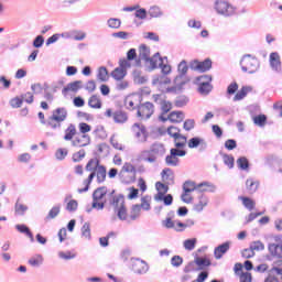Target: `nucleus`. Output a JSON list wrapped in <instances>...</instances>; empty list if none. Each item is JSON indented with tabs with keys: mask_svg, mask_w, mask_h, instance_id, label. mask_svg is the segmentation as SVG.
<instances>
[{
	"mask_svg": "<svg viewBox=\"0 0 282 282\" xmlns=\"http://www.w3.org/2000/svg\"><path fill=\"white\" fill-rule=\"evenodd\" d=\"M67 155H69V150H67V148H59L55 152V158L56 160H59V161L65 160Z\"/></svg>",
	"mask_w": 282,
	"mask_h": 282,
	"instance_id": "8fccbe9b",
	"label": "nucleus"
},
{
	"mask_svg": "<svg viewBox=\"0 0 282 282\" xmlns=\"http://www.w3.org/2000/svg\"><path fill=\"white\" fill-rule=\"evenodd\" d=\"M85 170L88 171V173L90 174L87 176L86 180H84V188H79L78 193H87L95 177L98 184H102L107 180V166L102 165L100 159L98 158L90 159L86 163Z\"/></svg>",
	"mask_w": 282,
	"mask_h": 282,
	"instance_id": "f257e3e1",
	"label": "nucleus"
},
{
	"mask_svg": "<svg viewBox=\"0 0 282 282\" xmlns=\"http://www.w3.org/2000/svg\"><path fill=\"white\" fill-rule=\"evenodd\" d=\"M107 204V187H99L93 193V208L102 210Z\"/></svg>",
	"mask_w": 282,
	"mask_h": 282,
	"instance_id": "39448f33",
	"label": "nucleus"
},
{
	"mask_svg": "<svg viewBox=\"0 0 282 282\" xmlns=\"http://www.w3.org/2000/svg\"><path fill=\"white\" fill-rule=\"evenodd\" d=\"M110 144L111 147H113L117 151H124V144H122V142H120L118 139L116 138H111L110 139Z\"/></svg>",
	"mask_w": 282,
	"mask_h": 282,
	"instance_id": "69168bd1",
	"label": "nucleus"
},
{
	"mask_svg": "<svg viewBox=\"0 0 282 282\" xmlns=\"http://www.w3.org/2000/svg\"><path fill=\"white\" fill-rule=\"evenodd\" d=\"M238 199L240 202H242V206H245V208H247V210H254L256 206H257V202H254V199L248 197V196H239Z\"/></svg>",
	"mask_w": 282,
	"mask_h": 282,
	"instance_id": "72a5a7b5",
	"label": "nucleus"
},
{
	"mask_svg": "<svg viewBox=\"0 0 282 282\" xmlns=\"http://www.w3.org/2000/svg\"><path fill=\"white\" fill-rule=\"evenodd\" d=\"M127 173H133V175H135V165H133L129 162H126L123 164V166L121 167L120 176L124 177V175H127Z\"/></svg>",
	"mask_w": 282,
	"mask_h": 282,
	"instance_id": "ea45409f",
	"label": "nucleus"
},
{
	"mask_svg": "<svg viewBox=\"0 0 282 282\" xmlns=\"http://www.w3.org/2000/svg\"><path fill=\"white\" fill-rule=\"evenodd\" d=\"M213 82V76L210 75H202L195 78V84L198 85L199 94H204L205 96L213 91V86L210 83Z\"/></svg>",
	"mask_w": 282,
	"mask_h": 282,
	"instance_id": "0eeeda50",
	"label": "nucleus"
},
{
	"mask_svg": "<svg viewBox=\"0 0 282 282\" xmlns=\"http://www.w3.org/2000/svg\"><path fill=\"white\" fill-rule=\"evenodd\" d=\"M124 105L127 109H129L130 111H133L134 109H137V107H140V96L133 94L126 97Z\"/></svg>",
	"mask_w": 282,
	"mask_h": 282,
	"instance_id": "aec40b11",
	"label": "nucleus"
},
{
	"mask_svg": "<svg viewBox=\"0 0 282 282\" xmlns=\"http://www.w3.org/2000/svg\"><path fill=\"white\" fill-rule=\"evenodd\" d=\"M269 63L273 72H281L282 65H281V55H279L278 52H273L269 56Z\"/></svg>",
	"mask_w": 282,
	"mask_h": 282,
	"instance_id": "6ab92c4d",
	"label": "nucleus"
},
{
	"mask_svg": "<svg viewBox=\"0 0 282 282\" xmlns=\"http://www.w3.org/2000/svg\"><path fill=\"white\" fill-rule=\"evenodd\" d=\"M215 10L218 14H221L223 17H232V14L235 13V7L224 0L216 1Z\"/></svg>",
	"mask_w": 282,
	"mask_h": 282,
	"instance_id": "9b49d317",
	"label": "nucleus"
},
{
	"mask_svg": "<svg viewBox=\"0 0 282 282\" xmlns=\"http://www.w3.org/2000/svg\"><path fill=\"white\" fill-rule=\"evenodd\" d=\"M185 250H195V246H197V238L187 239L183 243Z\"/></svg>",
	"mask_w": 282,
	"mask_h": 282,
	"instance_id": "6e6d98bb",
	"label": "nucleus"
},
{
	"mask_svg": "<svg viewBox=\"0 0 282 282\" xmlns=\"http://www.w3.org/2000/svg\"><path fill=\"white\" fill-rule=\"evenodd\" d=\"M271 272H274L275 274H278V276H281L282 280V260L274 262Z\"/></svg>",
	"mask_w": 282,
	"mask_h": 282,
	"instance_id": "0e129e2a",
	"label": "nucleus"
},
{
	"mask_svg": "<svg viewBox=\"0 0 282 282\" xmlns=\"http://www.w3.org/2000/svg\"><path fill=\"white\" fill-rule=\"evenodd\" d=\"M160 68L163 75L154 77L152 85L158 87V89L163 94H177L178 91H182V84H175L174 86L166 87V85H171V78L166 77L171 73V65L162 62Z\"/></svg>",
	"mask_w": 282,
	"mask_h": 282,
	"instance_id": "f03ea898",
	"label": "nucleus"
},
{
	"mask_svg": "<svg viewBox=\"0 0 282 282\" xmlns=\"http://www.w3.org/2000/svg\"><path fill=\"white\" fill-rule=\"evenodd\" d=\"M82 85H83V82L80 80H76L67 84L66 87L62 89L63 96H68L69 91H73L74 94H76V91L80 89Z\"/></svg>",
	"mask_w": 282,
	"mask_h": 282,
	"instance_id": "b1692460",
	"label": "nucleus"
},
{
	"mask_svg": "<svg viewBox=\"0 0 282 282\" xmlns=\"http://www.w3.org/2000/svg\"><path fill=\"white\" fill-rule=\"evenodd\" d=\"M199 145H206V141L199 137H194L187 142V147L189 149H197Z\"/></svg>",
	"mask_w": 282,
	"mask_h": 282,
	"instance_id": "4c0bfd02",
	"label": "nucleus"
},
{
	"mask_svg": "<svg viewBox=\"0 0 282 282\" xmlns=\"http://www.w3.org/2000/svg\"><path fill=\"white\" fill-rule=\"evenodd\" d=\"M151 56V48L147 46V44H141L139 47V57L142 58V61H148Z\"/></svg>",
	"mask_w": 282,
	"mask_h": 282,
	"instance_id": "e433bc0d",
	"label": "nucleus"
},
{
	"mask_svg": "<svg viewBox=\"0 0 282 282\" xmlns=\"http://www.w3.org/2000/svg\"><path fill=\"white\" fill-rule=\"evenodd\" d=\"M82 235L85 239H91V227L89 223H85L82 227Z\"/></svg>",
	"mask_w": 282,
	"mask_h": 282,
	"instance_id": "13d9d810",
	"label": "nucleus"
},
{
	"mask_svg": "<svg viewBox=\"0 0 282 282\" xmlns=\"http://www.w3.org/2000/svg\"><path fill=\"white\" fill-rule=\"evenodd\" d=\"M250 91H252V87L250 86H242L241 89H239L235 97H234V101L235 102H239V100H243V98H246V96H248V94H250Z\"/></svg>",
	"mask_w": 282,
	"mask_h": 282,
	"instance_id": "2f4dec72",
	"label": "nucleus"
},
{
	"mask_svg": "<svg viewBox=\"0 0 282 282\" xmlns=\"http://www.w3.org/2000/svg\"><path fill=\"white\" fill-rule=\"evenodd\" d=\"M252 121L256 127H264L268 124V117L265 115H258L252 118Z\"/></svg>",
	"mask_w": 282,
	"mask_h": 282,
	"instance_id": "c03bdc74",
	"label": "nucleus"
},
{
	"mask_svg": "<svg viewBox=\"0 0 282 282\" xmlns=\"http://www.w3.org/2000/svg\"><path fill=\"white\" fill-rule=\"evenodd\" d=\"M194 263H196L198 270H204L205 268H210V265L213 264L210 259H208L206 257H196L194 259Z\"/></svg>",
	"mask_w": 282,
	"mask_h": 282,
	"instance_id": "473e14b6",
	"label": "nucleus"
},
{
	"mask_svg": "<svg viewBox=\"0 0 282 282\" xmlns=\"http://www.w3.org/2000/svg\"><path fill=\"white\" fill-rule=\"evenodd\" d=\"M164 58L166 61V57H162L160 53H155L152 57L145 61L148 63L150 69H158V67H161L162 63H164Z\"/></svg>",
	"mask_w": 282,
	"mask_h": 282,
	"instance_id": "412c9836",
	"label": "nucleus"
},
{
	"mask_svg": "<svg viewBox=\"0 0 282 282\" xmlns=\"http://www.w3.org/2000/svg\"><path fill=\"white\" fill-rule=\"evenodd\" d=\"M260 183L256 178H248L246 181V189L250 195H254L256 191H259Z\"/></svg>",
	"mask_w": 282,
	"mask_h": 282,
	"instance_id": "c756f323",
	"label": "nucleus"
},
{
	"mask_svg": "<svg viewBox=\"0 0 282 282\" xmlns=\"http://www.w3.org/2000/svg\"><path fill=\"white\" fill-rule=\"evenodd\" d=\"M120 25H122V22L120 21V19L110 18L108 20V28H111L112 30H118Z\"/></svg>",
	"mask_w": 282,
	"mask_h": 282,
	"instance_id": "e2e57ef3",
	"label": "nucleus"
},
{
	"mask_svg": "<svg viewBox=\"0 0 282 282\" xmlns=\"http://www.w3.org/2000/svg\"><path fill=\"white\" fill-rule=\"evenodd\" d=\"M186 155L185 150L171 149L170 155L165 158L166 166H180V158Z\"/></svg>",
	"mask_w": 282,
	"mask_h": 282,
	"instance_id": "9d476101",
	"label": "nucleus"
},
{
	"mask_svg": "<svg viewBox=\"0 0 282 282\" xmlns=\"http://www.w3.org/2000/svg\"><path fill=\"white\" fill-rule=\"evenodd\" d=\"M58 215H61V206L59 205L54 206V207L51 208V210L48 212L45 220L50 221L52 219H56V217H58Z\"/></svg>",
	"mask_w": 282,
	"mask_h": 282,
	"instance_id": "49530a36",
	"label": "nucleus"
},
{
	"mask_svg": "<svg viewBox=\"0 0 282 282\" xmlns=\"http://www.w3.org/2000/svg\"><path fill=\"white\" fill-rule=\"evenodd\" d=\"M138 160L139 162H149L150 164H153V162H156L158 156L153 155L151 150H143L140 152Z\"/></svg>",
	"mask_w": 282,
	"mask_h": 282,
	"instance_id": "5701e85b",
	"label": "nucleus"
},
{
	"mask_svg": "<svg viewBox=\"0 0 282 282\" xmlns=\"http://www.w3.org/2000/svg\"><path fill=\"white\" fill-rule=\"evenodd\" d=\"M240 67L247 74H254L259 69V61L250 55H246L240 61Z\"/></svg>",
	"mask_w": 282,
	"mask_h": 282,
	"instance_id": "6e6552de",
	"label": "nucleus"
},
{
	"mask_svg": "<svg viewBox=\"0 0 282 282\" xmlns=\"http://www.w3.org/2000/svg\"><path fill=\"white\" fill-rule=\"evenodd\" d=\"M97 78L101 83H107V80H109V72L107 70V67H100L98 69Z\"/></svg>",
	"mask_w": 282,
	"mask_h": 282,
	"instance_id": "de8ad7c7",
	"label": "nucleus"
},
{
	"mask_svg": "<svg viewBox=\"0 0 282 282\" xmlns=\"http://www.w3.org/2000/svg\"><path fill=\"white\" fill-rule=\"evenodd\" d=\"M87 156V152L85 150H79L77 152H74L72 154V162L74 164H78V162H83V160H85V158Z\"/></svg>",
	"mask_w": 282,
	"mask_h": 282,
	"instance_id": "58836bf2",
	"label": "nucleus"
},
{
	"mask_svg": "<svg viewBox=\"0 0 282 282\" xmlns=\"http://www.w3.org/2000/svg\"><path fill=\"white\" fill-rule=\"evenodd\" d=\"M20 98H22V102H26L28 105L34 102V94L32 93L22 94Z\"/></svg>",
	"mask_w": 282,
	"mask_h": 282,
	"instance_id": "338daca9",
	"label": "nucleus"
},
{
	"mask_svg": "<svg viewBox=\"0 0 282 282\" xmlns=\"http://www.w3.org/2000/svg\"><path fill=\"white\" fill-rule=\"evenodd\" d=\"M131 132L134 140L141 144L149 140V130H147V127L142 123H134L131 127Z\"/></svg>",
	"mask_w": 282,
	"mask_h": 282,
	"instance_id": "423d86ee",
	"label": "nucleus"
},
{
	"mask_svg": "<svg viewBox=\"0 0 282 282\" xmlns=\"http://www.w3.org/2000/svg\"><path fill=\"white\" fill-rule=\"evenodd\" d=\"M191 67L194 72H199L200 74H204L205 72H209V69H213V61L210 58H206L205 61H193L191 64Z\"/></svg>",
	"mask_w": 282,
	"mask_h": 282,
	"instance_id": "4468645a",
	"label": "nucleus"
},
{
	"mask_svg": "<svg viewBox=\"0 0 282 282\" xmlns=\"http://www.w3.org/2000/svg\"><path fill=\"white\" fill-rule=\"evenodd\" d=\"M150 151L154 158H158V155H164V153H166V148H164V144L154 143L152 144Z\"/></svg>",
	"mask_w": 282,
	"mask_h": 282,
	"instance_id": "c9c22d12",
	"label": "nucleus"
},
{
	"mask_svg": "<svg viewBox=\"0 0 282 282\" xmlns=\"http://www.w3.org/2000/svg\"><path fill=\"white\" fill-rule=\"evenodd\" d=\"M250 248L252 249L253 252H261V250H265V245H263L261 240H258L251 242Z\"/></svg>",
	"mask_w": 282,
	"mask_h": 282,
	"instance_id": "bf43d9fd",
	"label": "nucleus"
},
{
	"mask_svg": "<svg viewBox=\"0 0 282 282\" xmlns=\"http://www.w3.org/2000/svg\"><path fill=\"white\" fill-rule=\"evenodd\" d=\"M111 206L121 221L129 219V214L127 212V204L124 203L123 196H115L111 202Z\"/></svg>",
	"mask_w": 282,
	"mask_h": 282,
	"instance_id": "20e7f679",
	"label": "nucleus"
},
{
	"mask_svg": "<svg viewBox=\"0 0 282 282\" xmlns=\"http://www.w3.org/2000/svg\"><path fill=\"white\" fill-rule=\"evenodd\" d=\"M10 107H12V109H19L22 107L23 105V98L21 97H14L9 101Z\"/></svg>",
	"mask_w": 282,
	"mask_h": 282,
	"instance_id": "4d7b16f0",
	"label": "nucleus"
},
{
	"mask_svg": "<svg viewBox=\"0 0 282 282\" xmlns=\"http://www.w3.org/2000/svg\"><path fill=\"white\" fill-rule=\"evenodd\" d=\"M269 253L275 259H282V245L269 243L268 246Z\"/></svg>",
	"mask_w": 282,
	"mask_h": 282,
	"instance_id": "a878e982",
	"label": "nucleus"
},
{
	"mask_svg": "<svg viewBox=\"0 0 282 282\" xmlns=\"http://www.w3.org/2000/svg\"><path fill=\"white\" fill-rule=\"evenodd\" d=\"M139 206L143 210H151V196L141 197V204Z\"/></svg>",
	"mask_w": 282,
	"mask_h": 282,
	"instance_id": "3c124183",
	"label": "nucleus"
},
{
	"mask_svg": "<svg viewBox=\"0 0 282 282\" xmlns=\"http://www.w3.org/2000/svg\"><path fill=\"white\" fill-rule=\"evenodd\" d=\"M111 76L115 80H122L127 76V69L117 67L111 72Z\"/></svg>",
	"mask_w": 282,
	"mask_h": 282,
	"instance_id": "37998d69",
	"label": "nucleus"
},
{
	"mask_svg": "<svg viewBox=\"0 0 282 282\" xmlns=\"http://www.w3.org/2000/svg\"><path fill=\"white\" fill-rule=\"evenodd\" d=\"M230 250V245L228 242H225L220 246H218L215 250H214V257L215 259H221L226 251Z\"/></svg>",
	"mask_w": 282,
	"mask_h": 282,
	"instance_id": "f704fd0d",
	"label": "nucleus"
},
{
	"mask_svg": "<svg viewBox=\"0 0 282 282\" xmlns=\"http://www.w3.org/2000/svg\"><path fill=\"white\" fill-rule=\"evenodd\" d=\"M234 272L236 276H239L240 282H252V273L246 271L243 272V264L236 263L234 267Z\"/></svg>",
	"mask_w": 282,
	"mask_h": 282,
	"instance_id": "2eb2a0df",
	"label": "nucleus"
},
{
	"mask_svg": "<svg viewBox=\"0 0 282 282\" xmlns=\"http://www.w3.org/2000/svg\"><path fill=\"white\" fill-rule=\"evenodd\" d=\"M79 134L87 135L91 131V126L87 122H80L78 124Z\"/></svg>",
	"mask_w": 282,
	"mask_h": 282,
	"instance_id": "864d4df0",
	"label": "nucleus"
},
{
	"mask_svg": "<svg viewBox=\"0 0 282 282\" xmlns=\"http://www.w3.org/2000/svg\"><path fill=\"white\" fill-rule=\"evenodd\" d=\"M175 107L182 108V107H186V105H188V97L186 96H180L176 98V100L174 101Z\"/></svg>",
	"mask_w": 282,
	"mask_h": 282,
	"instance_id": "052dcab7",
	"label": "nucleus"
},
{
	"mask_svg": "<svg viewBox=\"0 0 282 282\" xmlns=\"http://www.w3.org/2000/svg\"><path fill=\"white\" fill-rule=\"evenodd\" d=\"M161 182L164 184H175V172L171 167H164L161 171Z\"/></svg>",
	"mask_w": 282,
	"mask_h": 282,
	"instance_id": "a211bd4d",
	"label": "nucleus"
},
{
	"mask_svg": "<svg viewBox=\"0 0 282 282\" xmlns=\"http://www.w3.org/2000/svg\"><path fill=\"white\" fill-rule=\"evenodd\" d=\"M197 188H198V184H195V182L193 181H186L183 184V191L185 193H193L194 191H197Z\"/></svg>",
	"mask_w": 282,
	"mask_h": 282,
	"instance_id": "09e8293b",
	"label": "nucleus"
},
{
	"mask_svg": "<svg viewBox=\"0 0 282 282\" xmlns=\"http://www.w3.org/2000/svg\"><path fill=\"white\" fill-rule=\"evenodd\" d=\"M153 113H155V106L153 104L147 101L138 106L137 116L141 120H149Z\"/></svg>",
	"mask_w": 282,
	"mask_h": 282,
	"instance_id": "1a4fd4ad",
	"label": "nucleus"
},
{
	"mask_svg": "<svg viewBox=\"0 0 282 282\" xmlns=\"http://www.w3.org/2000/svg\"><path fill=\"white\" fill-rule=\"evenodd\" d=\"M78 133V127H76V123H68L64 129L63 141L72 142Z\"/></svg>",
	"mask_w": 282,
	"mask_h": 282,
	"instance_id": "dca6fc26",
	"label": "nucleus"
},
{
	"mask_svg": "<svg viewBox=\"0 0 282 282\" xmlns=\"http://www.w3.org/2000/svg\"><path fill=\"white\" fill-rule=\"evenodd\" d=\"M167 135H170V138H177L181 133L182 130L178 127L175 126H170L166 130Z\"/></svg>",
	"mask_w": 282,
	"mask_h": 282,
	"instance_id": "603ef678",
	"label": "nucleus"
},
{
	"mask_svg": "<svg viewBox=\"0 0 282 282\" xmlns=\"http://www.w3.org/2000/svg\"><path fill=\"white\" fill-rule=\"evenodd\" d=\"M206 206H208V196L202 194L198 197V202L194 205V210L196 213H202V210H204V208H206Z\"/></svg>",
	"mask_w": 282,
	"mask_h": 282,
	"instance_id": "7c9ffc66",
	"label": "nucleus"
},
{
	"mask_svg": "<svg viewBox=\"0 0 282 282\" xmlns=\"http://www.w3.org/2000/svg\"><path fill=\"white\" fill-rule=\"evenodd\" d=\"M88 107L90 109H102V99L98 95H91L88 98Z\"/></svg>",
	"mask_w": 282,
	"mask_h": 282,
	"instance_id": "c85d7f7f",
	"label": "nucleus"
},
{
	"mask_svg": "<svg viewBox=\"0 0 282 282\" xmlns=\"http://www.w3.org/2000/svg\"><path fill=\"white\" fill-rule=\"evenodd\" d=\"M141 213H142V209L140 208L139 204L132 205L130 215H129V219L131 221H135V219H138V217H140Z\"/></svg>",
	"mask_w": 282,
	"mask_h": 282,
	"instance_id": "a19ab883",
	"label": "nucleus"
},
{
	"mask_svg": "<svg viewBox=\"0 0 282 282\" xmlns=\"http://www.w3.org/2000/svg\"><path fill=\"white\" fill-rule=\"evenodd\" d=\"M153 98H154V102H159V105H161V109L163 113H169V111L173 109V104L171 101L160 100L161 95H154Z\"/></svg>",
	"mask_w": 282,
	"mask_h": 282,
	"instance_id": "cd10ccee",
	"label": "nucleus"
},
{
	"mask_svg": "<svg viewBox=\"0 0 282 282\" xmlns=\"http://www.w3.org/2000/svg\"><path fill=\"white\" fill-rule=\"evenodd\" d=\"M25 210H28V206L21 204V203H15V213L17 215H25Z\"/></svg>",
	"mask_w": 282,
	"mask_h": 282,
	"instance_id": "774afa93",
	"label": "nucleus"
},
{
	"mask_svg": "<svg viewBox=\"0 0 282 282\" xmlns=\"http://www.w3.org/2000/svg\"><path fill=\"white\" fill-rule=\"evenodd\" d=\"M197 191H200V193H215V185L208 182H203L198 184Z\"/></svg>",
	"mask_w": 282,
	"mask_h": 282,
	"instance_id": "79ce46f5",
	"label": "nucleus"
},
{
	"mask_svg": "<svg viewBox=\"0 0 282 282\" xmlns=\"http://www.w3.org/2000/svg\"><path fill=\"white\" fill-rule=\"evenodd\" d=\"M70 144L76 149H85V147H89V144H91V137L89 134H80V132H78L70 141Z\"/></svg>",
	"mask_w": 282,
	"mask_h": 282,
	"instance_id": "ddd939ff",
	"label": "nucleus"
},
{
	"mask_svg": "<svg viewBox=\"0 0 282 282\" xmlns=\"http://www.w3.org/2000/svg\"><path fill=\"white\" fill-rule=\"evenodd\" d=\"M169 186H171V184H166L164 182H156L155 183V188L158 191V194L155 195L154 199H162L163 195H165L166 193H169Z\"/></svg>",
	"mask_w": 282,
	"mask_h": 282,
	"instance_id": "393cba45",
	"label": "nucleus"
},
{
	"mask_svg": "<svg viewBox=\"0 0 282 282\" xmlns=\"http://www.w3.org/2000/svg\"><path fill=\"white\" fill-rule=\"evenodd\" d=\"M173 141H174L175 148H172V149H176V151H184V149L186 148V144L188 143V138H186V135L181 133L177 137H175Z\"/></svg>",
	"mask_w": 282,
	"mask_h": 282,
	"instance_id": "4be33fe9",
	"label": "nucleus"
},
{
	"mask_svg": "<svg viewBox=\"0 0 282 282\" xmlns=\"http://www.w3.org/2000/svg\"><path fill=\"white\" fill-rule=\"evenodd\" d=\"M131 268L135 274H147V272H149V264H147L144 260L140 259L133 260Z\"/></svg>",
	"mask_w": 282,
	"mask_h": 282,
	"instance_id": "f3484780",
	"label": "nucleus"
},
{
	"mask_svg": "<svg viewBox=\"0 0 282 282\" xmlns=\"http://www.w3.org/2000/svg\"><path fill=\"white\" fill-rule=\"evenodd\" d=\"M184 112L182 111H172L167 116V120L174 124H180V122H184Z\"/></svg>",
	"mask_w": 282,
	"mask_h": 282,
	"instance_id": "bb28decb",
	"label": "nucleus"
},
{
	"mask_svg": "<svg viewBox=\"0 0 282 282\" xmlns=\"http://www.w3.org/2000/svg\"><path fill=\"white\" fill-rule=\"evenodd\" d=\"M237 165L238 169H241V171H248V169L250 167V163L248 162V159H246L245 156L239 158L237 160Z\"/></svg>",
	"mask_w": 282,
	"mask_h": 282,
	"instance_id": "5fc2aeb1",
	"label": "nucleus"
},
{
	"mask_svg": "<svg viewBox=\"0 0 282 282\" xmlns=\"http://www.w3.org/2000/svg\"><path fill=\"white\" fill-rule=\"evenodd\" d=\"M67 118H69V112L67 111V108L57 107L52 111V115L48 117L46 127L56 131V129H61L63 122H65Z\"/></svg>",
	"mask_w": 282,
	"mask_h": 282,
	"instance_id": "7ed1b4c3",
	"label": "nucleus"
},
{
	"mask_svg": "<svg viewBox=\"0 0 282 282\" xmlns=\"http://www.w3.org/2000/svg\"><path fill=\"white\" fill-rule=\"evenodd\" d=\"M106 118H112L117 124H124L129 120V117L127 116V112L122 110H116L107 109L105 112Z\"/></svg>",
	"mask_w": 282,
	"mask_h": 282,
	"instance_id": "f8f14e48",
	"label": "nucleus"
},
{
	"mask_svg": "<svg viewBox=\"0 0 282 282\" xmlns=\"http://www.w3.org/2000/svg\"><path fill=\"white\" fill-rule=\"evenodd\" d=\"M15 228L18 231L22 232L23 235H26V237H29L31 241H34V235L30 230V227L25 225H17Z\"/></svg>",
	"mask_w": 282,
	"mask_h": 282,
	"instance_id": "a18cd8bd",
	"label": "nucleus"
},
{
	"mask_svg": "<svg viewBox=\"0 0 282 282\" xmlns=\"http://www.w3.org/2000/svg\"><path fill=\"white\" fill-rule=\"evenodd\" d=\"M223 162L228 166V169H232L235 166V158L232 155L224 154Z\"/></svg>",
	"mask_w": 282,
	"mask_h": 282,
	"instance_id": "680f3d73",
	"label": "nucleus"
}]
</instances>
